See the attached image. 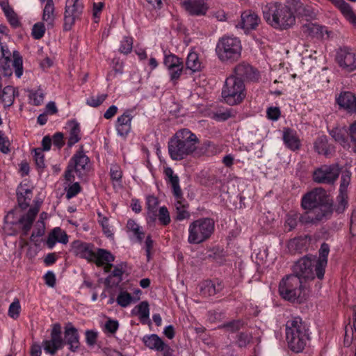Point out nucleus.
<instances>
[{
	"instance_id": "bb28decb",
	"label": "nucleus",
	"mask_w": 356,
	"mask_h": 356,
	"mask_svg": "<svg viewBox=\"0 0 356 356\" xmlns=\"http://www.w3.org/2000/svg\"><path fill=\"white\" fill-rule=\"evenodd\" d=\"M115 259L114 256L108 250L97 249L95 251L94 261L97 266L106 265L105 269L108 271L111 267V262Z\"/></svg>"
},
{
	"instance_id": "ea45409f",
	"label": "nucleus",
	"mask_w": 356,
	"mask_h": 356,
	"mask_svg": "<svg viewBox=\"0 0 356 356\" xmlns=\"http://www.w3.org/2000/svg\"><path fill=\"white\" fill-rule=\"evenodd\" d=\"M186 64L187 69L193 72H198L202 68V63L197 54L195 51L188 53Z\"/></svg>"
},
{
	"instance_id": "a19ab883",
	"label": "nucleus",
	"mask_w": 356,
	"mask_h": 356,
	"mask_svg": "<svg viewBox=\"0 0 356 356\" xmlns=\"http://www.w3.org/2000/svg\"><path fill=\"white\" fill-rule=\"evenodd\" d=\"M302 217V216H300L299 214L296 211H290L286 215V217L285 223H284L285 228L287 229L288 231L292 230L297 226L298 220L300 222L305 223V222L301 220Z\"/></svg>"
},
{
	"instance_id": "864d4df0",
	"label": "nucleus",
	"mask_w": 356,
	"mask_h": 356,
	"mask_svg": "<svg viewBox=\"0 0 356 356\" xmlns=\"http://www.w3.org/2000/svg\"><path fill=\"white\" fill-rule=\"evenodd\" d=\"M260 75L259 72L252 66L246 65V82H255L259 81Z\"/></svg>"
},
{
	"instance_id": "4d7b16f0",
	"label": "nucleus",
	"mask_w": 356,
	"mask_h": 356,
	"mask_svg": "<svg viewBox=\"0 0 356 356\" xmlns=\"http://www.w3.org/2000/svg\"><path fill=\"white\" fill-rule=\"evenodd\" d=\"M106 97V95L104 94L92 96L87 99L86 103L90 106L97 107L105 100Z\"/></svg>"
},
{
	"instance_id": "09e8293b",
	"label": "nucleus",
	"mask_w": 356,
	"mask_h": 356,
	"mask_svg": "<svg viewBox=\"0 0 356 356\" xmlns=\"http://www.w3.org/2000/svg\"><path fill=\"white\" fill-rule=\"evenodd\" d=\"M21 312V305L18 299H15L8 308V316L13 319H17Z\"/></svg>"
},
{
	"instance_id": "0e129e2a",
	"label": "nucleus",
	"mask_w": 356,
	"mask_h": 356,
	"mask_svg": "<svg viewBox=\"0 0 356 356\" xmlns=\"http://www.w3.org/2000/svg\"><path fill=\"white\" fill-rule=\"evenodd\" d=\"M126 270V264L121 263L115 266L114 270L112 273L113 276L118 277L119 280H121V277Z\"/></svg>"
},
{
	"instance_id": "13d9d810",
	"label": "nucleus",
	"mask_w": 356,
	"mask_h": 356,
	"mask_svg": "<svg viewBox=\"0 0 356 356\" xmlns=\"http://www.w3.org/2000/svg\"><path fill=\"white\" fill-rule=\"evenodd\" d=\"M0 151L3 154L10 152V141L3 131H0Z\"/></svg>"
},
{
	"instance_id": "20e7f679",
	"label": "nucleus",
	"mask_w": 356,
	"mask_h": 356,
	"mask_svg": "<svg viewBox=\"0 0 356 356\" xmlns=\"http://www.w3.org/2000/svg\"><path fill=\"white\" fill-rule=\"evenodd\" d=\"M40 204L31 208L26 214L21 209L9 211L5 216L3 230L8 235H14L20 229L26 234L31 229L35 216L39 211Z\"/></svg>"
},
{
	"instance_id": "c03bdc74",
	"label": "nucleus",
	"mask_w": 356,
	"mask_h": 356,
	"mask_svg": "<svg viewBox=\"0 0 356 356\" xmlns=\"http://www.w3.org/2000/svg\"><path fill=\"white\" fill-rule=\"evenodd\" d=\"M159 204L157 197L154 195H147L146 197V206L147 215L149 218H154L156 216V208Z\"/></svg>"
},
{
	"instance_id": "49530a36",
	"label": "nucleus",
	"mask_w": 356,
	"mask_h": 356,
	"mask_svg": "<svg viewBox=\"0 0 356 356\" xmlns=\"http://www.w3.org/2000/svg\"><path fill=\"white\" fill-rule=\"evenodd\" d=\"M133 300L134 298L132 296L125 291H120L116 299L117 303L122 307H128L131 305Z\"/></svg>"
},
{
	"instance_id": "6e6552de",
	"label": "nucleus",
	"mask_w": 356,
	"mask_h": 356,
	"mask_svg": "<svg viewBox=\"0 0 356 356\" xmlns=\"http://www.w3.org/2000/svg\"><path fill=\"white\" fill-rule=\"evenodd\" d=\"M214 221L209 218L193 221L188 226V241L191 244H199L207 240L214 231Z\"/></svg>"
},
{
	"instance_id": "f8f14e48",
	"label": "nucleus",
	"mask_w": 356,
	"mask_h": 356,
	"mask_svg": "<svg viewBox=\"0 0 356 356\" xmlns=\"http://www.w3.org/2000/svg\"><path fill=\"white\" fill-rule=\"evenodd\" d=\"M340 173L337 165H322L314 170L313 179L317 183L331 184L336 181Z\"/></svg>"
},
{
	"instance_id": "ddd939ff",
	"label": "nucleus",
	"mask_w": 356,
	"mask_h": 356,
	"mask_svg": "<svg viewBox=\"0 0 356 356\" xmlns=\"http://www.w3.org/2000/svg\"><path fill=\"white\" fill-rule=\"evenodd\" d=\"M293 271L298 277L304 279H313L316 276L315 263L312 257H305L299 259L293 266Z\"/></svg>"
},
{
	"instance_id": "72a5a7b5",
	"label": "nucleus",
	"mask_w": 356,
	"mask_h": 356,
	"mask_svg": "<svg viewBox=\"0 0 356 356\" xmlns=\"http://www.w3.org/2000/svg\"><path fill=\"white\" fill-rule=\"evenodd\" d=\"M43 22L47 26H52L55 19V8L52 0H47L43 8L42 17Z\"/></svg>"
},
{
	"instance_id": "58836bf2",
	"label": "nucleus",
	"mask_w": 356,
	"mask_h": 356,
	"mask_svg": "<svg viewBox=\"0 0 356 356\" xmlns=\"http://www.w3.org/2000/svg\"><path fill=\"white\" fill-rule=\"evenodd\" d=\"M177 211V218L179 220L188 218L190 213L188 211V204L183 200L181 195L180 197H176L175 203Z\"/></svg>"
},
{
	"instance_id": "423d86ee",
	"label": "nucleus",
	"mask_w": 356,
	"mask_h": 356,
	"mask_svg": "<svg viewBox=\"0 0 356 356\" xmlns=\"http://www.w3.org/2000/svg\"><path fill=\"white\" fill-rule=\"evenodd\" d=\"M286 337L289 348L296 353L301 352L309 339L308 330L300 317H293L286 323Z\"/></svg>"
},
{
	"instance_id": "39448f33",
	"label": "nucleus",
	"mask_w": 356,
	"mask_h": 356,
	"mask_svg": "<svg viewBox=\"0 0 356 356\" xmlns=\"http://www.w3.org/2000/svg\"><path fill=\"white\" fill-rule=\"evenodd\" d=\"M195 135L188 129H184L177 131L168 143V152L173 160H181L193 153L196 147Z\"/></svg>"
},
{
	"instance_id": "e433bc0d",
	"label": "nucleus",
	"mask_w": 356,
	"mask_h": 356,
	"mask_svg": "<svg viewBox=\"0 0 356 356\" xmlns=\"http://www.w3.org/2000/svg\"><path fill=\"white\" fill-rule=\"evenodd\" d=\"M16 89L13 86L5 87L1 92H0V101L3 104L4 106H10L15 97Z\"/></svg>"
},
{
	"instance_id": "f257e3e1",
	"label": "nucleus",
	"mask_w": 356,
	"mask_h": 356,
	"mask_svg": "<svg viewBox=\"0 0 356 356\" xmlns=\"http://www.w3.org/2000/svg\"><path fill=\"white\" fill-rule=\"evenodd\" d=\"M327 199L325 191L322 188H316L305 195L302 200V207L307 211L302 215L301 220L315 223L330 216L332 211Z\"/></svg>"
},
{
	"instance_id": "6ab92c4d",
	"label": "nucleus",
	"mask_w": 356,
	"mask_h": 356,
	"mask_svg": "<svg viewBox=\"0 0 356 356\" xmlns=\"http://www.w3.org/2000/svg\"><path fill=\"white\" fill-rule=\"evenodd\" d=\"M330 252V248L327 244L323 243L319 250V257H312L315 263V271L316 277L319 280H322L324 277L325 268L327 264V256Z\"/></svg>"
},
{
	"instance_id": "cd10ccee",
	"label": "nucleus",
	"mask_w": 356,
	"mask_h": 356,
	"mask_svg": "<svg viewBox=\"0 0 356 356\" xmlns=\"http://www.w3.org/2000/svg\"><path fill=\"white\" fill-rule=\"evenodd\" d=\"M338 8L344 17L351 24L356 26V15L350 6L344 0H328Z\"/></svg>"
},
{
	"instance_id": "603ef678",
	"label": "nucleus",
	"mask_w": 356,
	"mask_h": 356,
	"mask_svg": "<svg viewBox=\"0 0 356 356\" xmlns=\"http://www.w3.org/2000/svg\"><path fill=\"white\" fill-rule=\"evenodd\" d=\"M45 33V26L43 22L35 24L32 29V35L35 39H40Z\"/></svg>"
},
{
	"instance_id": "1a4fd4ad",
	"label": "nucleus",
	"mask_w": 356,
	"mask_h": 356,
	"mask_svg": "<svg viewBox=\"0 0 356 356\" xmlns=\"http://www.w3.org/2000/svg\"><path fill=\"white\" fill-rule=\"evenodd\" d=\"M1 56L0 58V67L3 70L5 75H10L12 73L11 64L15 69V73L17 78L23 74L22 58L18 51H14L13 54L7 46L0 43Z\"/></svg>"
},
{
	"instance_id": "a878e982",
	"label": "nucleus",
	"mask_w": 356,
	"mask_h": 356,
	"mask_svg": "<svg viewBox=\"0 0 356 356\" xmlns=\"http://www.w3.org/2000/svg\"><path fill=\"white\" fill-rule=\"evenodd\" d=\"M337 102L340 107L343 108L348 112L356 113V97L350 92H345L339 95Z\"/></svg>"
},
{
	"instance_id": "a18cd8bd",
	"label": "nucleus",
	"mask_w": 356,
	"mask_h": 356,
	"mask_svg": "<svg viewBox=\"0 0 356 356\" xmlns=\"http://www.w3.org/2000/svg\"><path fill=\"white\" fill-rule=\"evenodd\" d=\"M44 93L41 89L32 90L29 95V103L34 106H40L44 102Z\"/></svg>"
},
{
	"instance_id": "37998d69",
	"label": "nucleus",
	"mask_w": 356,
	"mask_h": 356,
	"mask_svg": "<svg viewBox=\"0 0 356 356\" xmlns=\"http://www.w3.org/2000/svg\"><path fill=\"white\" fill-rule=\"evenodd\" d=\"M260 22L261 19L259 15L254 11H250L246 15V31L256 29Z\"/></svg>"
},
{
	"instance_id": "bf43d9fd",
	"label": "nucleus",
	"mask_w": 356,
	"mask_h": 356,
	"mask_svg": "<svg viewBox=\"0 0 356 356\" xmlns=\"http://www.w3.org/2000/svg\"><path fill=\"white\" fill-rule=\"evenodd\" d=\"M6 17L13 26H17L19 24L17 16L12 8L3 11Z\"/></svg>"
},
{
	"instance_id": "dca6fc26",
	"label": "nucleus",
	"mask_w": 356,
	"mask_h": 356,
	"mask_svg": "<svg viewBox=\"0 0 356 356\" xmlns=\"http://www.w3.org/2000/svg\"><path fill=\"white\" fill-rule=\"evenodd\" d=\"M337 62L339 66L347 72H352L356 69V51L343 47L337 53Z\"/></svg>"
},
{
	"instance_id": "de8ad7c7",
	"label": "nucleus",
	"mask_w": 356,
	"mask_h": 356,
	"mask_svg": "<svg viewBox=\"0 0 356 356\" xmlns=\"http://www.w3.org/2000/svg\"><path fill=\"white\" fill-rule=\"evenodd\" d=\"M133 38L129 36H124L120 42L119 51L124 54H128L133 49Z\"/></svg>"
},
{
	"instance_id": "7ed1b4c3",
	"label": "nucleus",
	"mask_w": 356,
	"mask_h": 356,
	"mask_svg": "<svg viewBox=\"0 0 356 356\" xmlns=\"http://www.w3.org/2000/svg\"><path fill=\"white\" fill-rule=\"evenodd\" d=\"M245 65L236 67L232 75L229 76L222 90L223 101L229 105H236L242 102L245 95Z\"/></svg>"
},
{
	"instance_id": "4c0bfd02",
	"label": "nucleus",
	"mask_w": 356,
	"mask_h": 356,
	"mask_svg": "<svg viewBox=\"0 0 356 356\" xmlns=\"http://www.w3.org/2000/svg\"><path fill=\"white\" fill-rule=\"evenodd\" d=\"M131 314L137 316L141 322L145 323L149 317V304L145 301L141 302L131 310Z\"/></svg>"
},
{
	"instance_id": "f704fd0d",
	"label": "nucleus",
	"mask_w": 356,
	"mask_h": 356,
	"mask_svg": "<svg viewBox=\"0 0 356 356\" xmlns=\"http://www.w3.org/2000/svg\"><path fill=\"white\" fill-rule=\"evenodd\" d=\"M302 32L307 36L311 37H323L324 32L327 35L328 33L323 27L315 24H307L302 27Z\"/></svg>"
},
{
	"instance_id": "2f4dec72",
	"label": "nucleus",
	"mask_w": 356,
	"mask_h": 356,
	"mask_svg": "<svg viewBox=\"0 0 356 356\" xmlns=\"http://www.w3.org/2000/svg\"><path fill=\"white\" fill-rule=\"evenodd\" d=\"M127 232L131 238L141 243L144 238V233L140 225L134 220H129L126 226Z\"/></svg>"
},
{
	"instance_id": "5fc2aeb1",
	"label": "nucleus",
	"mask_w": 356,
	"mask_h": 356,
	"mask_svg": "<svg viewBox=\"0 0 356 356\" xmlns=\"http://www.w3.org/2000/svg\"><path fill=\"white\" fill-rule=\"evenodd\" d=\"M33 157L37 166L43 168L45 165L44 155L42 149L38 148L33 150Z\"/></svg>"
},
{
	"instance_id": "0eeeda50",
	"label": "nucleus",
	"mask_w": 356,
	"mask_h": 356,
	"mask_svg": "<svg viewBox=\"0 0 356 356\" xmlns=\"http://www.w3.org/2000/svg\"><path fill=\"white\" fill-rule=\"evenodd\" d=\"M241 41L237 37L225 36L220 38L216 45V54L222 62L237 61L242 53Z\"/></svg>"
},
{
	"instance_id": "393cba45",
	"label": "nucleus",
	"mask_w": 356,
	"mask_h": 356,
	"mask_svg": "<svg viewBox=\"0 0 356 356\" xmlns=\"http://www.w3.org/2000/svg\"><path fill=\"white\" fill-rule=\"evenodd\" d=\"M65 339L71 351L74 352L78 350L79 347V334L77 330L71 323H68L65 327Z\"/></svg>"
},
{
	"instance_id": "7c9ffc66",
	"label": "nucleus",
	"mask_w": 356,
	"mask_h": 356,
	"mask_svg": "<svg viewBox=\"0 0 356 356\" xmlns=\"http://www.w3.org/2000/svg\"><path fill=\"white\" fill-rule=\"evenodd\" d=\"M314 148L318 154L325 156H329L334 151L333 147L328 143L327 138L325 136L316 138L314 143Z\"/></svg>"
},
{
	"instance_id": "a211bd4d",
	"label": "nucleus",
	"mask_w": 356,
	"mask_h": 356,
	"mask_svg": "<svg viewBox=\"0 0 356 356\" xmlns=\"http://www.w3.org/2000/svg\"><path fill=\"white\" fill-rule=\"evenodd\" d=\"M163 64L168 70L170 79L177 80L183 70V63L179 58L174 54L165 53Z\"/></svg>"
},
{
	"instance_id": "680f3d73",
	"label": "nucleus",
	"mask_w": 356,
	"mask_h": 356,
	"mask_svg": "<svg viewBox=\"0 0 356 356\" xmlns=\"http://www.w3.org/2000/svg\"><path fill=\"white\" fill-rule=\"evenodd\" d=\"M80 191V186L78 183H74L70 185L67 190L66 197L67 199H71L73 197L76 196Z\"/></svg>"
},
{
	"instance_id": "5701e85b",
	"label": "nucleus",
	"mask_w": 356,
	"mask_h": 356,
	"mask_svg": "<svg viewBox=\"0 0 356 356\" xmlns=\"http://www.w3.org/2000/svg\"><path fill=\"white\" fill-rule=\"evenodd\" d=\"M72 250L76 255L81 258H84L90 261L94 259L95 251L93 250V245L90 243L75 241L72 244Z\"/></svg>"
},
{
	"instance_id": "aec40b11",
	"label": "nucleus",
	"mask_w": 356,
	"mask_h": 356,
	"mask_svg": "<svg viewBox=\"0 0 356 356\" xmlns=\"http://www.w3.org/2000/svg\"><path fill=\"white\" fill-rule=\"evenodd\" d=\"M181 6L191 15H204L209 10L205 0H184Z\"/></svg>"
},
{
	"instance_id": "c85d7f7f",
	"label": "nucleus",
	"mask_w": 356,
	"mask_h": 356,
	"mask_svg": "<svg viewBox=\"0 0 356 356\" xmlns=\"http://www.w3.org/2000/svg\"><path fill=\"white\" fill-rule=\"evenodd\" d=\"M67 242L68 236L67 234L60 227L54 228L49 234L47 239V245L49 249H52L57 243L67 244Z\"/></svg>"
},
{
	"instance_id": "f03ea898",
	"label": "nucleus",
	"mask_w": 356,
	"mask_h": 356,
	"mask_svg": "<svg viewBox=\"0 0 356 356\" xmlns=\"http://www.w3.org/2000/svg\"><path fill=\"white\" fill-rule=\"evenodd\" d=\"M264 17L272 27L283 30L295 24V16L291 8L277 2L268 3L263 8Z\"/></svg>"
},
{
	"instance_id": "79ce46f5",
	"label": "nucleus",
	"mask_w": 356,
	"mask_h": 356,
	"mask_svg": "<svg viewBox=\"0 0 356 356\" xmlns=\"http://www.w3.org/2000/svg\"><path fill=\"white\" fill-rule=\"evenodd\" d=\"M201 292L204 296L215 295L220 290V284L216 286L211 281H205L201 284Z\"/></svg>"
},
{
	"instance_id": "e2e57ef3",
	"label": "nucleus",
	"mask_w": 356,
	"mask_h": 356,
	"mask_svg": "<svg viewBox=\"0 0 356 356\" xmlns=\"http://www.w3.org/2000/svg\"><path fill=\"white\" fill-rule=\"evenodd\" d=\"M103 7L104 3L102 2H97L93 3L92 16L94 17L95 22H98Z\"/></svg>"
},
{
	"instance_id": "69168bd1",
	"label": "nucleus",
	"mask_w": 356,
	"mask_h": 356,
	"mask_svg": "<svg viewBox=\"0 0 356 356\" xmlns=\"http://www.w3.org/2000/svg\"><path fill=\"white\" fill-rule=\"evenodd\" d=\"M267 116L272 120H277L280 116V111L277 107H270L267 110Z\"/></svg>"
},
{
	"instance_id": "052dcab7",
	"label": "nucleus",
	"mask_w": 356,
	"mask_h": 356,
	"mask_svg": "<svg viewBox=\"0 0 356 356\" xmlns=\"http://www.w3.org/2000/svg\"><path fill=\"white\" fill-rule=\"evenodd\" d=\"M351 173L349 171H344L342 173L341 178V184L339 191H347V188L350 181Z\"/></svg>"
},
{
	"instance_id": "338daca9",
	"label": "nucleus",
	"mask_w": 356,
	"mask_h": 356,
	"mask_svg": "<svg viewBox=\"0 0 356 356\" xmlns=\"http://www.w3.org/2000/svg\"><path fill=\"white\" fill-rule=\"evenodd\" d=\"M44 279L45 281V284L50 286L54 287L56 284V276L55 274L52 271H47V273L44 275Z\"/></svg>"
},
{
	"instance_id": "2eb2a0df",
	"label": "nucleus",
	"mask_w": 356,
	"mask_h": 356,
	"mask_svg": "<svg viewBox=\"0 0 356 356\" xmlns=\"http://www.w3.org/2000/svg\"><path fill=\"white\" fill-rule=\"evenodd\" d=\"M143 342L148 348L161 352L163 356H173V350L168 344L157 334H147L143 337Z\"/></svg>"
},
{
	"instance_id": "774afa93",
	"label": "nucleus",
	"mask_w": 356,
	"mask_h": 356,
	"mask_svg": "<svg viewBox=\"0 0 356 356\" xmlns=\"http://www.w3.org/2000/svg\"><path fill=\"white\" fill-rule=\"evenodd\" d=\"M349 135L351 142L354 145V151L356 152V122L353 123L349 128Z\"/></svg>"
},
{
	"instance_id": "4468645a",
	"label": "nucleus",
	"mask_w": 356,
	"mask_h": 356,
	"mask_svg": "<svg viewBox=\"0 0 356 356\" xmlns=\"http://www.w3.org/2000/svg\"><path fill=\"white\" fill-rule=\"evenodd\" d=\"M83 10V5L79 0H67L65 12V30H70L76 20L79 19Z\"/></svg>"
},
{
	"instance_id": "c756f323",
	"label": "nucleus",
	"mask_w": 356,
	"mask_h": 356,
	"mask_svg": "<svg viewBox=\"0 0 356 356\" xmlns=\"http://www.w3.org/2000/svg\"><path fill=\"white\" fill-rule=\"evenodd\" d=\"M282 138L285 145L291 150L295 151L300 147V140L296 131L291 129H284Z\"/></svg>"
},
{
	"instance_id": "3c124183",
	"label": "nucleus",
	"mask_w": 356,
	"mask_h": 356,
	"mask_svg": "<svg viewBox=\"0 0 356 356\" xmlns=\"http://www.w3.org/2000/svg\"><path fill=\"white\" fill-rule=\"evenodd\" d=\"M158 218L159 222L163 225H167L170 222V213L165 207L159 208Z\"/></svg>"
},
{
	"instance_id": "4be33fe9",
	"label": "nucleus",
	"mask_w": 356,
	"mask_h": 356,
	"mask_svg": "<svg viewBox=\"0 0 356 356\" xmlns=\"http://www.w3.org/2000/svg\"><path fill=\"white\" fill-rule=\"evenodd\" d=\"M65 129L67 134V145L73 146L77 143L81 138V133L79 123L72 120L67 122Z\"/></svg>"
},
{
	"instance_id": "473e14b6",
	"label": "nucleus",
	"mask_w": 356,
	"mask_h": 356,
	"mask_svg": "<svg viewBox=\"0 0 356 356\" xmlns=\"http://www.w3.org/2000/svg\"><path fill=\"white\" fill-rule=\"evenodd\" d=\"M164 174L167 181H168L173 189V193L175 197H180L181 195V191L179 186V180L177 175L174 174V172L171 168H165L164 170Z\"/></svg>"
},
{
	"instance_id": "6e6d98bb",
	"label": "nucleus",
	"mask_w": 356,
	"mask_h": 356,
	"mask_svg": "<svg viewBox=\"0 0 356 356\" xmlns=\"http://www.w3.org/2000/svg\"><path fill=\"white\" fill-rule=\"evenodd\" d=\"M231 117L228 110H218L211 113V118L216 121H225Z\"/></svg>"
},
{
	"instance_id": "f3484780",
	"label": "nucleus",
	"mask_w": 356,
	"mask_h": 356,
	"mask_svg": "<svg viewBox=\"0 0 356 356\" xmlns=\"http://www.w3.org/2000/svg\"><path fill=\"white\" fill-rule=\"evenodd\" d=\"M61 327L59 324H55L51 330V339L43 341L42 346L44 351L54 355L58 350L64 346V341L60 335Z\"/></svg>"
},
{
	"instance_id": "9b49d317",
	"label": "nucleus",
	"mask_w": 356,
	"mask_h": 356,
	"mask_svg": "<svg viewBox=\"0 0 356 356\" xmlns=\"http://www.w3.org/2000/svg\"><path fill=\"white\" fill-rule=\"evenodd\" d=\"M88 163L89 159L83 153L78 152L76 154L68 165V169L65 173L66 179L71 181L74 177L73 173H76V176L80 177L88 170Z\"/></svg>"
},
{
	"instance_id": "412c9836",
	"label": "nucleus",
	"mask_w": 356,
	"mask_h": 356,
	"mask_svg": "<svg viewBox=\"0 0 356 356\" xmlns=\"http://www.w3.org/2000/svg\"><path fill=\"white\" fill-rule=\"evenodd\" d=\"M132 115L125 112L120 115L116 121L115 129L118 136L125 138L131 130Z\"/></svg>"
},
{
	"instance_id": "9d476101",
	"label": "nucleus",
	"mask_w": 356,
	"mask_h": 356,
	"mask_svg": "<svg viewBox=\"0 0 356 356\" xmlns=\"http://www.w3.org/2000/svg\"><path fill=\"white\" fill-rule=\"evenodd\" d=\"M302 280L297 275H287L279 284V293L281 297L291 302L298 300L302 296Z\"/></svg>"
},
{
	"instance_id": "c9c22d12",
	"label": "nucleus",
	"mask_w": 356,
	"mask_h": 356,
	"mask_svg": "<svg viewBox=\"0 0 356 356\" xmlns=\"http://www.w3.org/2000/svg\"><path fill=\"white\" fill-rule=\"evenodd\" d=\"M347 131L344 127H335L330 130V134L334 140L344 148H349L350 145L346 140Z\"/></svg>"
},
{
	"instance_id": "8fccbe9b",
	"label": "nucleus",
	"mask_w": 356,
	"mask_h": 356,
	"mask_svg": "<svg viewBox=\"0 0 356 356\" xmlns=\"http://www.w3.org/2000/svg\"><path fill=\"white\" fill-rule=\"evenodd\" d=\"M110 175L113 181L115 182L114 184L120 185L122 175L120 167L118 165H113L111 167Z\"/></svg>"
},
{
	"instance_id": "b1692460",
	"label": "nucleus",
	"mask_w": 356,
	"mask_h": 356,
	"mask_svg": "<svg viewBox=\"0 0 356 356\" xmlns=\"http://www.w3.org/2000/svg\"><path fill=\"white\" fill-rule=\"evenodd\" d=\"M33 187L28 182H22L17 190V201L22 209L26 208L32 197Z\"/></svg>"
}]
</instances>
